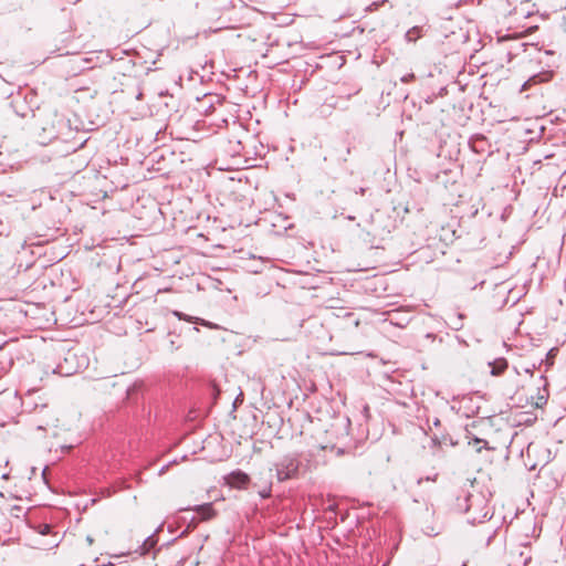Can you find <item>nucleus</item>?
I'll list each match as a JSON object with an SVG mask.
<instances>
[{
  "mask_svg": "<svg viewBox=\"0 0 566 566\" xmlns=\"http://www.w3.org/2000/svg\"><path fill=\"white\" fill-rule=\"evenodd\" d=\"M301 468V458L298 453H289L274 462L273 469L279 482L296 479Z\"/></svg>",
  "mask_w": 566,
  "mask_h": 566,
  "instance_id": "nucleus-1",
  "label": "nucleus"
},
{
  "mask_svg": "<svg viewBox=\"0 0 566 566\" xmlns=\"http://www.w3.org/2000/svg\"><path fill=\"white\" fill-rule=\"evenodd\" d=\"M227 484L231 488L245 489L250 478L242 471H233L226 476Z\"/></svg>",
  "mask_w": 566,
  "mask_h": 566,
  "instance_id": "nucleus-2",
  "label": "nucleus"
},
{
  "mask_svg": "<svg viewBox=\"0 0 566 566\" xmlns=\"http://www.w3.org/2000/svg\"><path fill=\"white\" fill-rule=\"evenodd\" d=\"M489 366L491 367L492 376H500L507 369L509 364L505 358H497L489 363Z\"/></svg>",
  "mask_w": 566,
  "mask_h": 566,
  "instance_id": "nucleus-3",
  "label": "nucleus"
},
{
  "mask_svg": "<svg viewBox=\"0 0 566 566\" xmlns=\"http://www.w3.org/2000/svg\"><path fill=\"white\" fill-rule=\"evenodd\" d=\"M196 512L200 515V520L202 521L211 518L214 514L210 503L197 506Z\"/></svg>",
  "mask_w": 566,
  "mask_h": 566,
  "instance_id": "nucleus-4",
  "label": "nucleus"
},
{
  "mask_svg": "<svg viewBox=\"0 0 566 566\" xmlns=\"http://www.w3.org/2000/svg\"><path fill=\"white\" fill-rule=\"evenodd\" d=\"M469 446H472L475 448V451L480 453L483 449H490L488 441L480 439V438H473L469 440Z\"/></svg>",
  "mask_w": 566,
  "mask_h": 566,
  "instance_id": "nucleus-5",
  "label": "nucleus"
},
{
  "mask_svg": "<svg viewBox=\"0 0 566 566\" xmlns=\"http://www.w3.org/2000/svg\"><path fill=\"white\" fill-rule=\"evenodd\" d=\"M156 544V541L153 538V536H149L145 539L143 548L145 552H148L150 548H153Z\"/></svg>",
  "mask_w": 566,
  "mask_h": 566,
  "instance_id": "nucleus-6",
  "label": "nucleus"
},
{
  "mask_svg": "<svg viewBox=\"0 0 566 566\" xmlns=\"http://www.w3.org/2000/svg\"><path fill=\"white\" fill-rule=\"evenodd\" d=\"M260 495L263 497V499H268L271 496V485L263 489L262 491H260Z\"/></svg>",
  "mask_w": 566,
  "mask_h": 566,
  "instance_id": "nucleus-7",
  "label": "nucleus"
},
{
  "mask_svg": "<svg viewBox=\"0 0 566 566\" xmlns=\"http://www.w3.org/2000/svg\"><path fill=\"white\" fill-rule=\"evenodd\" d=\"M415 78L413 73H408L401 77L402 83H409Z\"/></svg>",
  "mask_w": 566,
  "mask_h": 566,
  "instance_id": "nucleus-8",
  "label": "nucleus"
},
{
  "mask_svg": "<svg viewBox=\"0 0 566 566\" xmlns=\"http://www.w3.org/2000/svg\"><path fill=\"white\" fill-rule=\"evenodd\" d=\"M179 319H185V321H188V322H191L192 318L187 316L186 314L181 313V312H175L174 313Z\"/></svg>",
  "mask_w": 566,
  "mask_h": 566,
  "instance_id": "nucleus-9",
  "label": "nucleus"
},
{
  "mask_svg": "<svg viewBox=\"0 0 566 566\" xmlns=\"http://www.w3.org/2000/svg\"><path fill=\"white\" fill-rule=\"evenodd\" d=\"M50 530H51V526L48 525V524H44V525H41L40 526V533L42 535H45V534H49L50 533Z\"/></svg>",
  "mask_w": 566,
  "mask_h": 566,
  "instance_id": "nucleus-10",
  "label": "nucleus"
},
{
  "mask_svg": "<svg viewBox=\"0 0 566 566\" xmlns=\"http://www.w3.org/2000/svg\"><path fill=\"white\" fill-rule=\"evenodd\" d=\"M535 368H536V367H535V365L533 364V365H532V366H530V367H525V368H524V373H526V374H528V375L533 376Z\"/></svg>",
  "mask_w": 566,
  "mask_h": 566,
  "instance_id": "nucleus-11",
  "label": "nucleus"
},
{
  "mask_svg": "<svg viewBox=\"0 0 566 566\" xmlns=\"http://www.w3.org/2000/svg\"><path fill=\"white\" fill-rule=\"evenodd\" d=\"M555 353H556V349H555V348L551 349V350L548 352V354H547V360H548V359H551V358H553V357L555 356Z\"/></svg>",
  "mask_w": 566,
  "mask_h": 566,
  "instance_id": "nucleus-12",
  "label": "nucleus"
},
{
  "mask_svg": "<svg viewBox=\"0 0 566 566\" xmlns=\"http://www.w3.org/2000/svg\"><path fill=\"white\" fill-rule=\"evenodd\" d=\"M86 541L88 542V544L93 543V538L91 536H87Z\"/></svg>",
  "mask_w": 566,
  "mask_h": 566,
  "instance_id": "nucleus-13",
  "label": "nucleus"
},
{
  "mask_svg": "<svg viewBox=\"0 0 566 566\" xmlns=\"http://www.w3.org/2000/svg\"><path fill=\"white\" fill-rule=\"evenodd\" d=\"M539 400L542 401V403L546 402V399L544 397H539Z\"/></svg>",
  "mask_w": 566,
  "mask_h": 566,
  "instance_id": "nucleus-14",
  "label": "nucleus"
},
{
  "mask_svg": "<svg viewBox=\"0 0 566 566\" xmlns=\"http://www.w3.org/2000/svg\"><path fill=\"white\" fill-rule=\"evenodd\" d=\"M434 426H439L440 424V421L438 419L434 420L433 422Z\"/></svg>",
  "mask_w": 566,
  "mask_h": 566,
  "instance_id": "nucleus-15",
  "label": "nucleus"
},
{
  "mask_svg": "<svg viewBox=\"0 0 566 566\" xmlns=\"http://www.w3.org/2000/svg\"><path fill=\"white\" fill-rule=\"evenodd\" d=\"M191 523H193L196 525V523H197L196 517H192Z\"/></svg>",
  "mask_w": 566,
  "mask_h": 566,
  "instance_id": "nucleus-16",
  "label": "nucleus"
},
{
  "mask_svg": "<svg viewBox=\"0 0 566 566\" xmlns=\"http://www.w3.org/2000/svg\"><path fill=\"white\" fill-rule=\"evenodd\" d=\"M462 566H468L467 563H464Z\"/></svg>",
  "mask_w": 566,
  "mask_h": 566,
  "instance_id": "nucleus-17",
  "label": "nucleus"
}]
</instances>
